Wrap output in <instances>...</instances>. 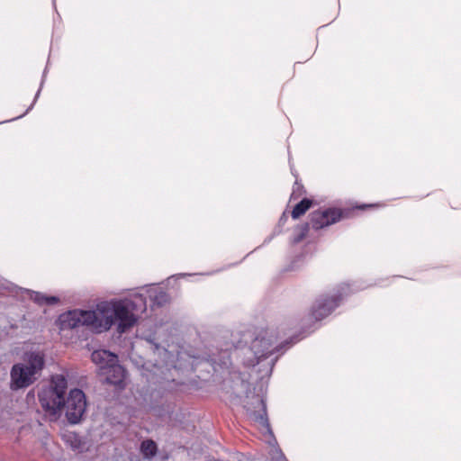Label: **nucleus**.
<instances>
[{"label": "nucleus", "instance_id": "1", "mask_svg": "<svg viewBox=\"0 0 461 461\" xmlns=\"http://www.w3.org/2000/svg\"><path fill=\"white\" fill-rule=\"evenodd\" d=\"M136 301L121 300L114 302H104L97 304L99 317V331H104L111 328L114 320L119 321L118 330L122 333L127 329L133 326L137 321L134 312L137 309L138 303L145 306L142 296L136 297Z\"/></svg>", "mask_w": 461, "mask_h": 461}, {"label": "nucleus", "instance_id": "2", "mask_svg": "<svg viewBox=\"0 0 461 461\" xmlns=\"http://www.w3.org/2000/svg\"><path fill=\"white\" fill-rule=\"evenodd\" d=\"M44 355L41 352H28L23 361L14 364L10 372L12 390L27 388L41 375L44 367Z\"/></svg>", "mask_w": 461, "mask_h": 461}, {"label": "nucleus", "instance_id": "3", "mask_svg": "<svg viewBox=\"0 0 461 461\" xmlns=\"http://www.w3.org/2000/svg\"><path fill=\"white\" fill-rule=\"evenodd\" d=\"M68 387L67 379L63 375L52 376L49 388L39 394L41 407L51 416L60 415V406L64 403V393Z\"/></svg>", "mask_w": 461, "mask_h": 461}, {"label": "nucleus", "instance_id": "4", "mask_svg": "<svg viewBox=\"0 0 461 461\" xmlns=\"http://www.w3.org/2000/svg\"><path fill=\"white\" fill-rule=\"evenodd\" d=\"M60 328L62 330L74 329L79 326H87L91 330L100 332L97 308L93 311L74 310L59 316Z\"/></svg>", "mask_w": 461, "mask_h": 461}, {"label": "nucleus", "instance_id": "5", "mask_svg": "<svg viewBox=\"0 0 461 461\" xmlns=\"http://www.w3.org/2000/svg\"><path fill=\"white\" fill-rule=\"evenodd\" d=\"M86 407V401L83 391L73 389L69 392L67 400L64 399V403L60 406V413L64 411L70 423H77L85 413Z\"/></svg>", "mask_w": 461, "mask_h": 461}, {"label": "nucleus", "instance_id": "6", "mask_svg": "<svg viewBox=\"0 0 461 461\" xmlns=\"http://www.w3.org/2000/svg\"><path fill=\"white\" fill-rule=\"evenodd\" d=\"M276 339L268 330H261L251 342L250 349L255 356V359H249L248 365H256L260 358L267 357L272 354V347Z\"/></svg>", "mask_w": 461, "mask_h": 461}, {"label": "nucleus", "instance_id": "7", "mask_svg": "<svg viewBox=\"0 0 461 461\" xmlns=\"http://www.w3.org/2000/svg\"><path fill=\"white\" fill-rule=\"evenodd\" d=\"M248 415L267 432H270L267 418V410L264 401L258 396H253L250 402L245 405Z\"/></svg>", "mask_w": 461, "mask_h": 461}, {"label": "nucleus", "instance_id": "8", "mask_svg": "<svg viewBox=\"0 0 461 461\" xmlns=\"http://www.w3.org/2000/svg\"><path fill=\"white\" fill-rule=\"evenodd\" d=\"M340 218L339 211L334 209L317 211L312 214L311 221L314 229H321L336 222Z\"/></svg>", "mask_w": 461, "mask_h": 461}, {"label": "nucleus", "instance_id": "9", "mask_svg": "<svg viewBox=\"0 0 461 461\" xmlns=\"http://www.w3.org/2000/svg\"><path fill=\"white\" fill-rule=\"evenodd\" d=\"M101 375L109 384L119 385L124 378V369L118 365V362L110 364V366H102Z\"/></svg>", "mask_w": 461, "mask_h": 461}, {"label": "nucleus", "instance_id": "10", "mask_svg": "<svg viewBox=\"0 0 461 461\" xmlns=\"http://www.w3.org/2000/svg\"><path fill=\"white\" fill-rule=\"evenodd\" d=\"M337 306L335 298L318 300L312 308V315L316 320H320L327 316Z\"/></svg>", "mask_w": 461, "mask_h": 461}, {"label": "nucleus", "instance_id": "11", "mask_svg": "<svg viewBox=\"0 0 461 461\" xmlns=\"http://www.w3.org/2000/svg\"><path fill=\"white\" fill-rule=\"evenodd\" d=\"M92 360L96 365L100 366V372H101L102 366H110V364L118 362V357L115 354H113L108 350L99 349V350H95L92 353Z\"/></svg>", "mask_w": 461, "mask_h": 461}, {"label": "nucleus", "instance_id": "12", "mask_svg": "<svg viewBox=\"0 0 461 461\" xmlns=\"http://www.w3.org/2000/svg\"><path fill=\"white\" fill-rule=\"evenodd\" d=\"M312 201L309 199H303L297 203L292 211V217L298 219L308 211L312 206Z\"/></svg>", "mask_w": 461, "mask_h": 461}, {"label": "nucleus", "instance_id": "13", "mask_svg": "<svg viewBox=\"0 0 461 461\" xmlns=\"http://www.w3.org/2000/svg\"><path fill=\"white\" fill-rule=\"evenodd\" d=\"M141 452L146 457H152L157 451L156 443L152 440H145L141 444Z\"/></svg>", "mask_w": 461, "mask_h": 461}, {"label": "nucleus", "instance_id": "14", "mask_svg": "<svg viewBox=\"0 0 461 461\" xmlns=\"http://www.w3.org/2000/svg\"><path fill=\"white\" fill-rule=\"evenodd\" d=\"M33 300L40 304H54L59 301L55 296H45L39 293H35Z\"/></svg>", "mask_w": 461, "mask_h": 461}, {"label": "nucleus", "instance_id": "15", "mask_svg": "<svg viewBox=\"0 0 461 461\" xmlns=\"http://www.w3.org/2000/svg\"><path fill=\"white\" fill-rule=\"evenodd\" d=\"M160 296H161L162 298H164V297H166V294H163V293H161V294H160Z\"/></svg>", "mask_w": 461, "mask_h": 461}]
</instances>
